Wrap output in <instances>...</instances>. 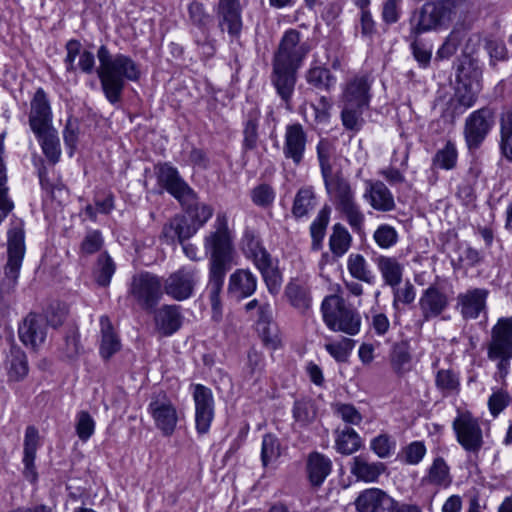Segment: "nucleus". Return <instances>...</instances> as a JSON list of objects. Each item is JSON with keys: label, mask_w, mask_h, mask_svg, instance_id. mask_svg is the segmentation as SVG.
<instances>
[{"label": "nucleus", "mask_w": 512, "mask_h": 512, "mask_svg": "<svg viewBox=\"0 0 512 512\" xmlns=\"http://www.w3.org/2000/svg\"><path fill=\"white\" fill-rule=\"evenodd\" d=\"M203 246L209 254L208 289L209 301L213 311H220V294L223 290L226 274L234 265V248L228 219L225 213H218L213 229L205 236Z\"/></svg>", "instance_id": "f257e3e1"}, {"label": "nucleus", "mask_w": 512, "mask_h": 512, "mask_svg": "<svg viewBox=\"0 0 512 512\" xmlns=\"http://www.w3.org/2000/svg\"><path fill=\"white\" fill-rule=\"evenodd\" d=\"M301 34L295 29L287 30L272 60L271 83L287 109L295 91L297 71L308 53V46L300 43Z\"/></svg>", "instance_id": "f03ea898"}, {"label": "nucleus", "mask_w": 512, "mask_h": 512, "mask_svg": "<svg viewBox=\"0 0 512 512\" xmlns=\"http://www.w3.org/2000/svg\"><path fill=\"white\" fill-rule=\"evenodd\" d=\"M99 66L96 73L107 101L114 105L121 101L126 82L140 79L139 65L128 55L112 54L106 45L97 50Z\"/></svg>", "instance_id": "7ed1b4c3"}, {"label": "nucleus", "mask_w": 512, "mask_h": 512, "mask_svg": "<svg viewBox=\"0 0 512 512\" xmlns=\"http://www.w3.org/2000/svg\"><path fill=\"white\" fill-rule=\"evenodd\" d=\"M325 190L335 209L345 218L352 230H363L365 215L358 205L350 182L338 171L323 179Z\"/></svg>", "instance_id": "20e7f679"}, {"label": "nucleus", "mask_w": 512, "mask_h": 512, "mask_svg": "<svg viewBox=\"0 0 512 512\" xmlns=\"http://www.w3.org/2000/svg\"><path fill=\"white\" fill-rule=\"evenodd\" d=\"M323 321L334 332H343L354 336L361 328L359 312L339 295L326 296L321 304Z\"/></svg>", "instance_id": "39448f33"}, {"label": "nucleus", "mask_w": 512, "mask_h": 512, "mask_svg": "<svg viewBox=\"0 0 512 512\" xmlns=\"http://www.w3.org/2000/svg\"><path fill=\"white\" fill-rule=\"evenodd\" d=\"M242 249L247 258L251 259L260 271L268 291L275 295L280 291L282 274L270 253L261 241L251 232H246L242 241Z\"/></svg>", "instance_id": "423d86ee"}, {"label": "nucleus", "mask_w": 512, "mask_h": 512, "mask_svg": "<svg viewBox=\"0 0 512 512\" xmlns=\"http://www.w3.org/2000/svg\"><path fill=\"white\" fill-rule=\"evenodd\" d=\"M456 0L427 2L412 12L409 18L410 32L423 34L437 30L452 20Z\"/></svg>", "instance_id": "0eeeda50"}, {"label": "nucleus", "mask_w": 512, "mask_h": 512, "mask_svg": "<svg viewBox=\"0 0 512 512\" xmlns=\"http://www.w3.org/2000/svg\"><path fill=\"white\" fill-rule=\"evenodd\" d=\"M487 357L497 362L501 376L508 373L512 359V316L499 318L491 329V339L487 345Z\"/></svg>", "instance_id": "6e6552de"}, {"label": "nucleus", "mask_w": 512, "mask_h": 512, "mask_svg": "<svg viewBox=\"0 0 512 512\" xmlns=\"http://www.w3.org/2000/svg\"><path fill=\"white\" fill-rule=\"evenodd\" d=\"M128 295L145 311L152 312L163 296V279L151 272L142 271L132 276Z\"/></svg>", "instance_id": "1a4fd4ad"}, {"label": "nucleus", "mask_w": 512, "mask_h": 512, "mask_svg": "<svg viewBox=\"0 0 512 512\" xmlns=\"http://www.w3.org/2000/svg\"><path fill=\"white\" fill-rule=\"evenodd\" d=\"M159 187L174 197L181 206H189L197 198V193L182 178L177 168L169 163L155 166Z\"/></svg>", "instance_id": "9d476101"}, {"label": "nucleus", "mask_w": 512, "mask_h": 512, "mask_svg": "<svg viewBox=\"0 0 512 512\" xmlns=\"http://www.w3.org/2000/svg\"><path fill=\"white\" fill-rule=\"evenodd\" d=\"M200 281V272L195 266H182L163 280V294L175 301H185L194 295Z\"/></svg>", "instance_id": "9b49d317"}, {"label": "nucleus", "mask_w": 512, "mask_h": 512, "mask_svg": "<svg viewBox=\"0 0 512 512\" xmlns=\"http://www.w3.org/2000/svg\"><path fill=\"white\" fill-rule=\"evenodd\" d=\"M456 440L461 447L473 454H478L484 445L480 422L470 412L460 413L452 423Z\"/></svg>", "instance_id": "f8f14e48"}, {"label": "nucleus", "mask_w": 512, "mask_h": 512, "mask_svg": "<svg viewBox=\"0 0 512 512\" xmlns=\"http://www.w3.org/2000/svg\"><path fill=\"white\" fill-rule=\"evenodd\" d=\"M8 260L5 265L2 289L9 293L17 285L22 261L25 254L24 233L14 229L8 233Z\"/></svg>", "instance_id": "ddd939ff"}, {"label": "nucleus", "mask_w": 512, "mask_h": 512, "mask_svg": "<svg viewBox=\"0 0 512 512\" xmlns=\"http://www.w3.org/2000/svg\"><path fill=\"white\" fill-rule=\"evenodd\" d=\"M147 409L154 420L155 426L164 436H170L174 433L178 422L177 410L164 391L152 395Z\"/></svg>", "instance_id": "4468645a"}, {"label": "nucleus", "mask_w": 512, "mask_h": 512, "mask_svg": "<svg viewBox=\"0 0 512 512\" xmlns=\"http://www.w3.org/2000/svg\"><path fill=\"white\" fill-rule=\"evenodd\" d=\"M494 124V112L489 107H483L472 112L464 125V136L468 148L477 149L485 140Z\"/></svg>", "instance_id": "2eb2a0df"}, {"label": "nucleus", "mask_w": 512, "mask_h": 512, "mask_svg": "<svg viewBox=\"0 0 512 512\" xmlns=\"http://www.w3.org/2000/svg\"><path fill=\"white\" fill-rule=\"evenodd\" d=\"M195 425L199 434H206L214 418V399L210 388L196 384L193 391Z\"/></svg>", "instance_id": "dca6fc26"}, {"label": "nucleus", "mask_w": 512, "mask_h": 512, "mask_svg": "<svg viewBox=\"0 0 512 512\" xmlns=\"http://www.w3.org/2000/svg\"><path fill=\"white\" fill-rule=\"evenodd\" d=\"M456 77L457 85L454 96L451 99V105L453 107V114L461 115L476 103L479 93V83L467 80L466 75L463 73L462 66L458 67Z\"/></svg>", "instance_id": "f3484780"}, {"label": "nucleus", "mask_w": 512, "mask_h": 512, "mask_svg": "<svg viewBox=\"0 0 512 512\" xmlns=\"http://www.w3.org/2000/svg\"><path fill=\"white\" fill-rule=\"evenodd\" d=\"M307 133L300 123L289 124L285 128L282 152L286 159L299 166L305 156Z\"/></svg>", "instance_id": "a211bd4d"}, {"label": "nucleus", "mask_w": 512, "mask_h": 512, "mask_svg": "<svg viewBox=\"0 0 512 512\" xmlns=\"http://www.w3.org/2000/svg\"><path fill=\"white\" fill-rule=\"evenodd\" d=\"M18 334L21 342L32 349L42 345L47 336V321L37 313H29L19 325Z\"/></svg>", "instance_id": "6ab92c4d"}, {"label": "nucleus", "mask_w": 512, "mask_h": 512, "mask_svg": "<svg viewBox=\"0 0 512 512\" xmlns=\"http://www.w3.org/2000/svg\"><path fill=\"white\" fill-rule=\"evenodd\" d=\"M448 306V295L436 285H430L423 290L419 298V309L424 322L437 318Z\"/></svg>", "instance_id": "aec40b11"}, {"label": "nucleus", "mask_w": 512, "mask_h": 512, "mask_svg": "<svg viewBox=\"0 0 512 512\" xmlns=\"http://www.w3.org/2000/svg\"><path fill=\"white\" fill-rule=\"evenodd\" d=\"M29 126L33 133H41L44 129L52 128V111L47 94L38 88L31 100Z\"/></svg>", "instance_id": "412c9836"}, {"label": "nucleus", "mask_w": 512, "mask_h": 512, "mask_svg": "<svg viewBox=\"0 0 512 512\" xmlns=\"http://www.w3.org/2000/svg\"><path fill=\"white\" fill-rule=\"evenodd\" d=\"M488 294L489 291L484 288H473L459 293L456 300L461 316L465 320L478 318L480 313L486 309Z\"/></svg>", "instance_id": "4be33fe9"}, {"label": "nucleus", "mask_w": 512, "mask_h": 512, "mask_svg": "<svg viewBox=\"0 0 512 512\" xmlns=\"http://www.w3.org/2000/svg\"><path fill=\"white\" fill-rule=\"evenodd\" d=\"M217 15L221 30L227 29L228 34L232 38L239 37L242 30L239 0H219Z\"/></svg>", "instance_id": "5701e85b"}, {"label": "nucleus", "mask_w": 512, "mask_h": 512, "mask_svg": "<svg viewBox=\"0 0 512 512\" xmlns=\"http://www.w3.org/2000/svg\"><path fill=\"white\" fill-rule=\"evenodd\" d=\"M395 504L396 501L392 497L378 488L362 491L355 501L358 512H389Z\"/></svg>", "instance_id": "b1692460"}, {"label": "nucleus", "mask_w": 512, "mask_h": 512, "mask_svg": "<svg viewBox=\"0 0 512 512\" xmlns=\"http://www.w3.org/2000/svg\"><path fill=\"white\" fill-rule=\"evenodd\" d=\"M154 312L155 328L162 336H171L181 328L184 319L181 306L165 304Z\"/></svg>", "instance_id": "393cba45"}, {"label": "nucleus", "mask_w": 512, "mask_h": 512, "mask_svg": "<svg viewBox=\"0 0 512 512\" xmlns=\"http://www.w3.org/2000/svg\"><path fill=\"white\" fill-rule=\"evenodd\" d=\"M363 197L377 211L389 212L395 208L393 194L382 181L367 180Z\"/></svg>", "instance_id": "a878e982"}, {"label": "nucleus", "mask_w": 512, "mask_h": 512, "mask_svg": "<svg viewBox=\"0 0 512 512\" xmlns=\"http://www.w3.org/2000/svg\"><path fill=\"white\" fill-rule=\"evenodd\" d=\"M198 230L194 224L184 215H175L162 228L161 236L168 244H174L178 241L183 244L184 241L191 238Z\"/></svg>", "instance_id": "bb28decb"}, {"label": "nucleus", "mask_w": 512, "mask_h": 512, "mask_svg": "<svg viewBox=\"0 0 512 512\" xmlns=\"http://www.w3.org/2000/svg\"><path fill=\"white\" fill-rule=\"evenodd\" d=\"M257 289V277L249 269H236L228 280L227 291L237 299L250 297Z\"/></svg>", "instance_id": "cd10ccee"}, {"label": "nucleus", "mask_w": 512, "mask_h": 512, "mask_svg": "<svg viewBox=\"0 0 512 512\" xmlns=\"http://www.w3.org/2000/svg\"><path fill=\"white\" fill-rule=\"evenodd\" d=\"M39 447V433L34 426H28L24 437L23 464L24 477L31 483L38 479V473L35 467L36 452Z\"/></svg>", "instance_id": "c85d7f7f"}, {"label": "nucleus", "mask_w": 512, "mask_h": 512, "mask_svg": "<svg viewBox=\"0 0 512 512\" xmlns=\"http://www.w3.org/2000/svg\"><path fill=\"white\" fill-rule=\"evenodd\" d=\"M307 474L313 487H320L332 471V461L319 452H311L307 459Z\"/></svg>", "instance_id": "c756f323"}, {"label": "nucleus", "mask_w": 512, "mask_h": 512, "mask_svg": "<svg viewBox=\"0 0 512 512\" xmlns=\"http://www.w3.org/2000/svg\"><path fill=\"white\" fill-rule=\"evenodd\" d=\"M386 466L382 462H370L362 455L352 459L350 472L357 480L373 483L377 482L379 476L385 471Z\"/></svg>", "instance_id": "7c9ffc66"}, {"label": "nucleus", "mask_w": 512, "mask_h": 512, "mask_svg": "<svg viewBox=\"0 0 512 512\" xmlns=\"http://www.w3.org/2000/svg\"><path fill=\"white\" fill-rule=\"evenodd\" d=\"M384 284L395 287L399 286L403 278V265L396 257L379 255L374 259Z\"/></svg>", "instance_id": "2f4dec72"}, {"label": "nucleus", "mask_w": 512, "mask_h": 512, "mask_svg": "<svg viewBox=\"0 0 512 512\" xmlns=\"http://www.w3.org/2000/svg\"><path fill=\"white\" fill-rule=\"evenodd\" d=\"M369 89L368 81L363 78H355L348 83L344 91V101L346 105L353 107L366 108L369 104Z\"/></svg>", "instance_id": "473e14b6"}, {"label": "nucleus", "mask_w": 512, "mask_h": 512, "mask_svg": "<svg viewBox=\"0 0 512 512\" xmlns=\"http://www.w3.org/2000/svg\"><path fill=\"white\" fill-rule=\"evenodd\" d=\"M317 206V197L312 186L301 187L293 200L292 215L297 218H303L309 215Z\"/></svg>", "instance_id": "72a5a7b5"}, {"label": "nucleus", "mask_w": 512, "mask_h": 512, "mask_svg": "<svg viewBox=\"0 0 512 512\" xmlns=\"http://www.w3.org/2000/svg\"><path fill=\"white\" fill-rule=\"evenodd\" d=\"M390 364L397 375H404L412 368V355L407 341H400L392 346Z\"/></svg>", "instance_id": "f704fd0d"}, {"label": "nucleus", "mask_w": 512, "mask_h": 512, "mask_svg": "<svg viewBox=\"0 0 512 512\" xmlns=\"http://www.w3.org/2000/svg\"><path fill=\"white\" fill-rule=\"evenodd\" d=\"M335 449L342 455H351L358 451L362 446V440L359 434L348 426L336 430Z\"/></svg>", "instance_id": "c9c22d12"}, {"label": "nucleus", "mask_w": 512, "mask_h": 512, "mask_svg": "<svg viewBox=\"0 0 512 512\" xmlns=\"http://www.w3.org/2000/svg\"><path fill=\"white\" fill-rule=\"evenodd\" d=\"M101 326V346L100 354L104 359H109L113 354L121 348V343L117 335L113 331L110 319L107 316L100 317Z\"/></svg>", "instance_id": "e433bc0d"}, {"label": "nucleus", "mask_w": 512, "mask_h": 512, "mask_svg": "<svg viewBox=\"0 0 512 512\" xmlns=\"http://www.w3.org/2000/svg\"><path fill=\"white\" fill-rule=\"evenodd\" d=\"M260 110L257 107L250 109L243 123V149L246 151L253 150L258 143V126L260 120Z\"/></svg>", "instance_id": "4c0bfd02"}, {"label": "nucleus", "mask_w": 512, "mask_h": 512, "mask_svg": "<svg viewBox=\"0 0 512 512\" xmlns=\"http://www.w3.org/2000/svg\"><path fill=\"white\" fill-rule=\"evenodd\" d=\"M285 295L296 309L305 311L310 308L312 299L309 288L304 283L298 280L289 282L285 288Z\"/></svg>", "instance_id": "58836bf2"}, {"label": "nucleus", "mask_w": 512, "mask_h": 512, "mask_svg": "<svg viewBox=\"0 0 512 512\" xmlns=\"http://www.w3.org/2000/svg\"><path fill=\"white\" fill-rule=\"evenodd\" d=\"M41 144L43 153L52 163L59 161L61 155L60 141L57 131L52 127L44 129L41 133H34Z\"/></svg>", "instance_id": "ea45409f"}, {"label": "nucleus", "mask_w": 512, "mask_h": 512, "mask_svg": "<svg viewBox=\"0 0 512 512\" xmlns=\"http://www.w3.org/2000/svg\"><path fill=\"white\" fill-rule=\"evenodd\" d=\"M4 136H0V216L2 221L9 215L14 208V203L8 197V187L6 186L7 175L4 163Z\"/></svg>", "instance_id": "a19ab883"}, {"label": "nucleus", "mask_w": 512, "mask_h": 512, "mask_svg": "<svg viewBox=\"0 0 512 512\" xmlns=\"http://www.w3.org/2000/svg\"><path fill=\"white\" fill-rule=\"evenodd\" d=\"M352 237L349 231L341 223H336L332 227V233L329 237V248L335 257H342L350 248Z\"/></svg>", "instance_id": "79ce46f5"}, {"label": "nucleus", "mask_w": 512, "mask_h": 512, "mask_svg": "<svg viewBox=\"0 0 512 512\" xmlns=\"http://www.w3.org/2000/svg\"><path fill=\"white\" fill-rule=\"evenodd\" d=\"M330 214L331 208L328 205H324L310 225L312 249L314 250L321 248L322 241L325 237L326 229L330 221Z\"/></svg>", "instance_id": "37998d69"}, {"label": "nucleus", "mask_w": 512, "mask_h": 512, "mask_svg": "<svg viewBox=\"0 0 512 512\" xmlns=\"http://www.w3.org/2000/svg\"><path fill=\"white\" fill-rule=\"evenodd\" d=\"M330 214L331 208L328 205H324L310 225L312 249L314 250L321 248L322 241L325 237L326 229L330 221Z\"/></svg>", "instance_id": "c03bdc74"}, {"label": "nucleus", "mask_w": 512, "mask_h": 512, "mask_svg": "<svg viewBox=\"0 0 512 512\" xmlns=\"http://www.w3.org/2000/svg\"><path fill=\"white\" fill-rule=\"evenodd\" d=\"M500 142L502 155L512 162V108L504 111L499 120Z\"/></svg>", "instance_id": "a18cd8bd"}, {"label": "nucleus", "mask_w": 512, "mask_h": 512, "mask_svg": "<svg viewBox=\"0 0 512 512\" xmlns=\"http://www.w3.org/2000/svg\"><path fill=\"white\" fill-rule=\"evenodd\" d=\"M8 376L11 380L20 381L28 374L29 367L26 354L19 348H12L7 359Z\"/></svg>", "instance_id": "49530a36"}, {"label": "nucleus", "mask_w": 512, "mask_h": 512, "mask_svg": "<svg viewBox=\"0 0 512 512\" xmlns=\"http://www.w3.org/2000/svg\"><path fill=\"white\" fill-rule=\"evenodd\" d=\"M436 388L443 396L458 394L460 390V379L453 369H440L435 376Z\"/></svg>", "instance_id": "de8ad7c7"}, {"label": "nucleus", "mask_w": 512, "mask_h": 512, "mask_svg": "<svg viewBox=\"0 0 512 512\" xmlns=\"http://www.w3.org/2000/svg\"><path fill=\"white\" fill-rule=\"evenodd\" d=\"M334 150L332 142L327 138H321L316 145L317 159L323 179L336 173L333 171L331 162Z\"/></svg>", "instance_id": "09e8293b"}, {"label": "nucleus", "mask_w": 512, "mask_h": 512, "mask_svg": "<svg viewBox=\"0 0 512 512\" xmlns=\"http://www.w3.org/2000/svg\"><path fill=\"white\" fill-rule=\"evenodd\" d=\"M347 268L349 273L355 279L363 281L368 284L375 282V275L369 269L367 261L361 254H350L347 261Z\"/></svg>", "instance_id": "8fccbe9b"}, {"label": "nucleus", "mask_w": 512, "mask_h": 512, "mask_svg": "<svg viewBox=\"0 0 512 512\" xmlns=\"http://www.w3.org/2000/svg\"><path fill=\"white\" fill-rule=\"evenodd\" d=\"M307 82L320 90L329 91L336 84V78L328 68L322 66L311 67L306 72Z\"/></svg>", "instance_id": "3c124183"}, {"label": "nucleus", "mask_w": 512, "mask_h": 512, "mask_svg": "<svg viewBox=\"0 0 512 512\" xmlns=\"http://www.w3.org/2000/svg\"><path fill=\"white\" fill-rule=\"evenodd\" d=\"M116 270L113 259L107 252L101 253L97 259L94 277L98 285L106 287L110 284Z\"/></svg>", "instance_id": "603ef678"}, {"label": "nucleus", "mask_w": 512, "mask_h": 512, "mask_svg": "<svg viewBox=\"0 0 512 512\" xmlns=\"http://www.w3.org/2000/svg\"><path fill=\"white\" fill-rule=\"evenodd\" d=\"M428 481L437 486L447 487L451 483L449 467L442 457L434 459L429 468Z\"/></svg>", "instance_id": "864d4df0"}, {"label": "nucleus", "mask_w": 512, "mask_h": 512, "mask_svg": "<svg viewBox=\"0 0 512 512\" xmlns=\"http://www.w3.org/2000/svg\"><path fill=\"white\" fill-rule=\"evenodd\" d=\"M292 413L294 420L301 426L308 425L316 417V409L312 400L305 398L294 402Z\"/></svg>", "instance_id": "5fc2aeb1"}, {"label": "nucleus", "mask_w": 512, "mask_h": 512, "mask_svg": "<svg viewBox=\"0 0 512 512\" xmlns=\"http://www.w3.org/2000/svg\"><path fill=\"white\" fill-rule=\"evenodd\" d=\"M457 150L455 145L448 141L446 145L439 149L433 157V166L445 170L453 169L457 163Z\"/></svg>", "instance_id": "6e6d98bb"}, {"label": "nucleus", "mask_w": 512, "mask_h": 512, "mask_svg": "<svg viewBox=\"0 0 512 512\" xmlns=\"http://www.w3.org/2000/svg\"><path fill=\"white\" fill-rule=\"evenodd\" d=\"M421 34H414L409 31L406 40L410 42V48L415 60L423 67L429 65L432 56V49L423 43L419 36Z\"/></svg>", "instance_id": "4d7b16f0"}, {"label": "nucleus", "mask_w": 512, "mask_h": 512, "mask_svg": "<svg viewBox=\"0 0 512 512\" xmlns=\"http://www.w3.org/2000/svg\"><path fill=\"white\" fill-rule=\"evenodd\" d=\"M280 455L281 445L279 439L272 434L264 435L261 448V461L263 466L275 462Z\"/></svg>", "instance_id": "13d9d810"}, {"label": "nucleus", "mask_w": 512, "mask_h": 512, "mask_svg": "<svg viewBox=\"0 0 512 512\" xmlns=\"http://www.w3.org/2000/svg\"><path fill=\"white\" fill-rule=\"evenodd\" d=\"M370 449L381 459L390 457L396 449V440L387 433L379 434L370 442Z\"/></svg>", "instance_id": "bf43d9fd"}, {"label": "nucleus", "mask_w": 512, "mask_h": 512, "mask_svg": "<svg viewBox=\"0 0 512 512\" xmlns=\"http://www.w3.org/2000/svg\"><path fill=\"white\" fill-rule=\"evenodd\" d=\"M198 199V197L196 198ZM191 216L195 227H202L213 215V208L204 203L194 200L189 206H182Z\"/></svg>", "instance_id": "052dcab7"}, {"label": "nucleus", "mask_w": 512, "mask_h": 512, "mask_svg": "<svg viewBox=\"0 0 512 512\" xmlns=\"http://www.w3.org/2000/svg\"><path fill=\"white\" fill-rule=\"evenodd\" d=\"M426 451L424 442L413 441L402 449L399 458L407 465H417L423 460Z\"/></svg>", "instance_id": "680f3d73"}, {"label": "nucleus", "mask_w": 512, "mask_h": 512, "mask_svg": "<svg viewBox=\"0 0 512 512\" xmlns=\"http://www.w3.org/2000/svg\"><path fill=\"white\" fill-rule=\"evenodd\" d=\"M354 340L343 337L338 342L326 343L324 345L325 350L333 357L337 362H346L349 354L353 350Z\"/></svg>", "instance_id": "e2e57ef3"}, {"label": "nucleus", "mask_w": 512, "mask_h": 512, "mask_svg": "<svg viewBox=\"0 0 512 512\" xmlns=\"http://www.w3.org/2000/svg\"><path fill=\"white\" fill-rule=\"evenodd\" d=\"M373 239L382 249H389L398 242V233L394 227L381 224L373 233Z\"/></svg>", "instance_id": "0e129e2a"}, {"label": "nucleus", "mask_w": 512, "mask_h": 512, "mask_svg": "<svg viewBox=\"0 0 512 512\" xmlns=\"http://www.w3.org/2000/svg\"><path fill=\"white\" fill-rule=\"evenodd\" d=\"M75 430L77 436L83 442H86L94 434L95 421L89 412L82 410L77 413Z\"/></svg>", "instance_id": "69168bd1"}, {"label": "nucleus", "mask_w": 512, "mask_h": 512, "mask_svg": "<svg viewBox=\"0 0 512 512\" xmlns=\"http://www.w3.org/2000/svg\"><path fill=\"white\" fill-rule=\"evenodd\" d=\"M365 108L353 107L350 105H344L341 112V119L343 126L352 131L360 130L362 126V114Z\"/></svg>", "instance_id": "338daca9"}, {"label": "nucleus", "mask_w": 512, "mask_h": 512, "mask_svg": "<svg viewBox=\"0 0 512 512\" xmlns=\"http://www.w3.org/2000/svg\"><path fill=\"white\" fill-rule=\"evenodd\" d=\"M252 202L260 207H269L275 199L274 189L266 183H262L251 191Z\"/></svg>", "instance_id": "774afa93"}]
</instances>
